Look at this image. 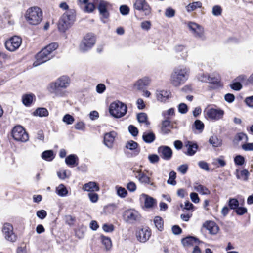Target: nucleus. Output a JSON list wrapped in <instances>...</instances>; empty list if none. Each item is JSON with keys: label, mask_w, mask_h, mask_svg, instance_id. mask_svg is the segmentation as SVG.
I'll list each match as a JSON object with an SVG mask.
<instances>
[{"label": "nucleus", "mask_w": 253, "mask_h": 253, "mask_svg": "<svg viewBox=\"0 0 253 253\" xmlns=\"http://www.w3.org/2000/svg\"><path fill=\"white\" fill-rule=\"evenodd\" d=\"M174 53L180 56L182 59H185L188 56L187 48L183 45H178L174 48Z\"/></svg>", "instance_id": "obj_21"}, {"label": "nucleus", "mask_w": 253, "mask_h": 253, "mask_svg": "<svg viewBox=\"0 0 253 253\" xmlns=\"http://www.w3.org/2000/svg\"><path fill=\"white\" fill-rule=\"evenodd\" d=\"M185 146L187 150L185 154L188 156L194 155L197 152L198 147L196 143L191 141H188L185 144Z\"/></svg>", "instance_id": "obj_28"}, {"label": "nucleus", "mask_w": 253, "mask_h": 253, "mask_svg": "<svg viewBox=\"0 0 253 253\" xmlns=\"http://www.w3.org/2000/svg\"><path fill=\"white\" fill-rule=\"evenodd\" d=\"M137 146L138 144L133 140L127 141L126 144V147L131 150L136 149Z\"/></svg>", "instance_id": "obj_52"}, {"label": "nucleus", "mask_w": 253, "mask_h": 253, "mask_svg": "<svg viewBox=\"0 0 253 253\" xmlns=\"http://www.w3.org/2000/svg\"><path fill=\"white\" fill-rule=\"evenodd\" d=\"M249 173L247 169L242 170H236V177L238 179L242 180H247L249 176Z\"/></svg>", "instance_id": "obj_36"}, {"label": "nucleus", "mask_w": 253, "mask_h": 253, "mask_svg": "<svg viewBox=\"0 0 253 253\" xmlns=\"http://www.w3.org/2000/svg\"><path fill=\"white\" fill-rule=\"evenodd\" d=\"M88 197L92 203H96L98 200V195L94 192H90L88 194Z\"/></svg>", "instance_id": "obj_64"}, {"label": "nucleus", "mask_w": 253, "mask_h": 253, "mask_svg": "<svg viewBox=\"0 0 253 253\" xmlns=\"http://www.w3.org/2000/svg\"><path fill=\"white\" fill-rule=\"evenodd\" d=\"M242 148L245 151H253V143H246L242 145Z\"/></svg>", "instance_id": "obj_58"}, {"label": "nucleus", "mask_w": 253, "mask_h": 253, "mask_svg": "<svg viewBox=\"0 0 253 253\" xmlns=\"http://www.w3.org/2000/svg\"><path fill=\"white\" fill-rule=\"evenodd\" d=\"M135 176L139 182L142 184H147V183H150V177L146 175L141 170H138L135 172Z\"/></svg>", "instance_id": "obj_22"}, {"label": "nucleus", "mask_w": 253, "mask_h": 253, "mask_svg": "<svg viewBox=\"0 0 253 253\" xmlns=\"http://www.w3.org/2000/svg\"><path fill=\"white\" fill-rule=\"evenodd\" d=\"M93 2L97 5L101 18H108L109 16L108 8L111 6V4L104 0H93Z\"/></svg>", "instance_id": "obj_8"}, {"label": "nucleus", "mask_w": 253, "mask_h": 253, "mask_svg": "<svg viewBox=\"0 0 253 253\" xmlns=\"http://www.w3.org/2000/svg\"><path fill=\"white\" fill-rule=\"evenodd\" d=\"M134 9L143 12L145 16L151 14L152 9L146 0H135L133 3Z\"/></svg>", "instance_id": "obj_9"}, {"label": "nucleus", "mask_w": 253, "mask_h": 253, "mask_svg": "<svg viewBox=\"0 0 253 253\" xmlns=\"http://www.w3.org/2000/svg\"><path fill=\"white\" fill-rule=\"evenodd\" d=\"M204 226L208 230L211 234H216L219 230L218 226L213 221H207Z\"/></svg>", "instance_id": "obj_26"}, {"label": "nucleus", "mask_w": 253, "mask_h": 253, "mask_svg": "<svg viewBox=\"0 0 253 253\" xmlns=\"http://www.w3.org/2000/svg\"><path fill=\"white\" fill-rule=\"evenodd\" d=\"M151 27V23L149 21H145L141 23V27L142 29L148 31L149 29H150Z\"/></svg>", "instance_id": "obj_57"}, {"label": "nucleus", "mask_w": 253, "mask_h": 253, "mask_svg": "<svg viewBox=\"0 0 253 253\" xmlns=\"http://www.w3.org/2000/svg\"><path fill=\"white\" fill-rule=\"evenodd\" d=\"M94 4H95L93 2L92 3L88 2L83 7V8H82L85 12L91 13L93 12L95 9Z\"/></svg>", "instance_id": "obj_46"}, {"label": "nucleus", "mask_w": 253, "mask_h": 253, "mask_svg": "<svg viewBox=\"0 0 253 253\" xmlns=\"http://www.w3.org/2000/svg\"><path fill=\"white\" fill-rule=\"evenodd\" d=\"M117 194L118 196L121 198H125L126 196L127 192L125 188L116 186Z\"/></svg>", "instance_id": "obj_49"}, {"label": "nucleus", "mask_w": 253, "mask_h": 253, "mask_svg": "<svg viewBox=\"0 0 253 253\" xmlns=\"http://www.w3.org/2000/svg\"><path fill=\"white\" fill-rule=\"evenodd\" d=\"M95 42V36L91 33L87 34L80 44L79 50L83 52H86L90 50L94 45Z\"/></svg>", "instance_id": "obj_6"}, {"label": "nucleus", "mask_w": 253, "mask_h": 253, "mask_svg": "<svg viewBox=\"0 0 253 253\" xmlns=\"http://www.w3.org/2000/svg\"><path fill=\"white\" fill-rule=\"evenodd\" d=\"M188 166L187 164H183L179 166L178 168V171L181 173L184 174L186 173L188 170Z\"/></svg>", "instance_id": "obj_60"}, {"label": "nucleus", "mask_w": 253, "mask_h": 253, "mask_svg": "<svg viewBox=\"0 0 253 253\" xmlns=\"http://www.w3.org/2000/svg\"><path fill=\"white\" fill-rule=\"evenodd\" d=\"M209 142L213 147H219L222 144L221 140L218 139L216 136H212L209 139Z\"/></svg>", "instance_id": "obj_42"}, {"label": "nucleus", "mask_w": 253, "mask_h": 253, "mask_svg": "<svg viewBox=\"0 0 253 253\" xmlns=\"http://www.w3.org/2000/svg\"><path fill=\"white\" fill-rule=\"evenodd\" d=\"M128 130H129V132L133 136H137L138 133V129L135 126H134L133 125L129 126Z\"/></svg>", "instance_id": "obj_59"}, {"label": "nucleus", "mask_w": 253, "mask_h": 253, "mask_svg": "<svg viewBox=\"0 0 253 253\" xmlns=\"http://www.w3.org/2000/svg\"><path fill=\"white\" fill-rule=\"evenodd\" d=\"M198 79L202 82H208L213 84H217L219 81V79L217 78H212L208 75L204 73L199 74L198 76Z\"/></svg>", "instance_id": "obj_24"}, {"label": "nucleus", "mask_w": 253, "mask_h": 253, "mask_svg": "<svg viewBox=\"0 0 253 253\" xmlns=\"http://www.w3.org/2000/svg\"><path fill=\"white\" fill-rule=\"evenodd\" d=\"M117 136V133L115 131H111L106 133L104 137V143L108 148H112Z\"/></svg>", "instance_id": "obj_20"}, {"label": "nucleus", "mask_w": 253, "mask_h": 253, "mask_svg": "<svg viewBox=\"0 0 253 253\" xmlns=\"http://www.w3.org/2000/svg\"><path fill=\"white\" fill-rule=\"evenodd\" d=\"M176 172L174 171H171L169 173V177L167 181V183L169 184H170L172 185H175L176 184V182L175 181L176 178Z\"/></svg>", "instance_id": "obj_47"}, {"label": "nucleus", "mask_w": 253, "mask_h": 253, "mask_svg": "<svg viewBox=\"0 0 253 253\" xmlns=\"http://www.w3.org/2000/svg\"><path fill=\"white\" fill-rule=\"evenodd\" d=\"M101 240L103 245L106 250H109L112 247L111 239L107 237L101 236Z\"/></svg>", "instance_id": "obj_43"}, {"label": "nucleus", "mask_w": 253, "mask_h": 253, "mask_svg": "<svg viewBox=\"0 0 253 253\" xmlns=\"http://www.w3.org/2000/svg\"><path fill=\"white\" fill-rule=\"evenodd\" d=\"M33 115L35 116L46 117L48 115V110L44 108H39L37 109L34 112Z\"/></svg>", "instance_id": "obj_38"}, {"label": "nucleus", "mask_w": 253, "mask_h": 253, "mask_svg": "<svg viewBox=\"0 0 253 253\" xmlns=\"http://www.w3.org/2000/svg\"><path fill=\"white\" fill-rule=\"evenodd\" d=\"M157 100L164 102L171 97V92L169 90H157L155 93Z\"/></svg>", "instance_id": "obj_19"}, {"label": "nucleus", "mask_w": 253, "mask_h": 253, "mask_svg": "<svg viewBox=\"0 0 253 253\" xmlns=\"http://www.w3.org/2000/svg\"><path fill=\"white\" fill-rule=\"evenodd\" d=\"M127 106L120 101H114L109 106V113L115 118H120L125 115L127 112Z\"/></svg>", "instance_id": "obj_5"}, {"label": "nucleus", "mask_w": 253, "mask_h": 253, "mask_svg": "<svg viewBox=\"0 0 253 253\" xmlns=\"http://www.w3.org/2000/svg\"><path fill=\"white\" fill-rule=\"evenodd\" d=\"M143 141L147 143H151L155 139V135L152 132H145L142 135Z\"/></svg>", "instance_id": "obj_33"}, {"label": "nucleus", "mask_w": 253, "mask_h": 253, "mask_svg": "<svg viewBox=\"0 0 253 253\" xmlns=\"http://www.w3.org/2000/svg\"><path fill=\"white\" fill-rule=\"evenodd\" d=\"M188 27L194 37L197 38L204 40L205 36L204 30L201 25L193 22H189L188 23Z\"/></svg>", "instance_id": "obj_10"}, {"label": "nucleus", "mask_w": 253, "mask_h": 253, "mask_svg": "<svg viewBox=\"0 0 253 253\" xmlns=\"http://www.w3.org/2000/svg\"><path fill=\"white\" fill-rule=\"evenodd\" d=\"M55 192L60 197H65L68 195V191L63 184H60L56 187Z\"/></svg>", "instance_id": "obj_32"}, {"label": "nucleus", "mask_w": 253, "mask_h": 253, "mask_svg": "<svg viewBox=\"0 0 253 253\" xmlns=\"http://www.w3.org/2000/svg\"><path fill=\"white\" fill-rule=\"evenodd\" d=\"M12 136L16 141L26 142L28 139V134L22 126H15L12 131Z\"/></svg>", "instance_id": "obj_7"}, {"label": "nucleus", "mask_w": 253, "mask_h": 253, "mask_svg": "<svg viewBox=\"0 0 253 253\" xmlns=\"http://www.w3.org/2000/svg\"><path fill=\"white\" fill-rule=\"evenodd\" d=\"M42 158L47 161L52 160L53 157V152L52 150H46L42 153Z\"/></svg>", "instance_id": "obj_45"}, {"label": "nucleus", "mask_w": 253, "mask_h": 253, "mask_svg": "<svg viewBox=\"0 0 253 253\" xmlns=\"http://www.w3.org/2000/svg\"><path fill=\"white\" fill-rule=\"evenodd\" d=\"M248 140V137L247 135L243 133L240 132L237 133L235 136L233 140V142L234 144L237 145L239 144L240 142L246 143Z\"/></svg>", "instance_id": "obj_30"}, {"label": "nucleus", "mask_w": 253, "mask_h": 253, "mask_svg": "<svg viewBox=\"0 0 253 253\" xmlns=\"http://www.w3.org/2000/svg\"><path fill=\"white\" fill-rule=\"evenodd\" d=\"M239 203L235 198H230L228 201V205L231 209L235 210L239 206Z\"/></svg>", "instance_id": "obj_48"}, {"label": "nucleus", "mask_w": 253, "mask_h": 253, "mask_svg": "<svg viewBox=\"0 0 253 253\" xmlns=\"http://www.w3.org/2000/svg\"><path fill=\"white\" fill-rule=\"evenodd\" d=\"M222 8L219 5H215L212 7V13L214 16H218L221 14Z\"/></svg>", "instance_id": "obj_53"}, {"label": "nucleus", "mask_w": 253, "mask_h": 253, "mask_svg": "<svg viewBox=\"0 0 253 253\" xmlns=\"http://www.w3.org/2000/svg\"><path fill=\"white\" fill-rule=\"evenodd\" d=\"M75 128L77 130L84 131L85 128V125L83 122H79L75 125Z\"/></svg>", "instance_id": "obj_62"}, {"label": "nucleus", "mask_w": 253, "mask_h": 253, "mask_svg": "<svg viewBox=\"0 0 253 253\" xmlns=\"http://www.w3.org/2000/svg\"><path fill=\"white\" fill-rule=\"evenodd\" d=\"M123 217L126 222L133 223L135 221L139 220L140 215L137 211L131 209L127 210L124 212Z\"/></svg>", "instance_id": "obj_15"}, {"label": "nucleus", "mask_w": 253, "mask_h": 253, "mask_svg": "<svg viewBox=\"0 0 253 253\" xmlns=\"http://www.w3.org/2000/svg\"><path fill=\"white\" fill-rule=\"evenodd\" d=\"M58 47V44L57 42H52L49 44L43 49L46 50L49 54L52 55V52L55 50Z\"/></svg>", "instance_id": "obj_44"}, {"label": "nucleus", "mask_w": 253, "mask_h": 253, "mask_svg": "<svg viewBox=\"0 0 253 253\" xmlns=\"http://www.w3.org/2000/svg\"><path fill=\"white\" fill-rule=\"evenodd\" d=\"M106 89V86L103 84H99L96 87V91L98 93L101 94Z\"/></svg>", "instance_id": "obj_63"}, {"label": "nucleus", "mask_w": 253, "mask_h": 253, "mask_svg": "<svg viewBox=\"0 0 253 253\" xmlns=\"http://www.w3.org/2000/svg\"><path fill=\"white\" fill-rule=\"evenodd\" d=\"M34 95L33 94H25L22 97V102L26 106L30 105L33 102Z\"/></svg>", "instance_id": "obj_40"}, {"label": "nucleus", "mask_w": 253, "mask_h": 253, "mask_svg": "<svg viewBox=\"0 0 253 253\" xmlns=\"http://www.w3.org/2000/svg\"><path fill=\"white\" fill-rule=\"evenodd\" d=\"M202 5V4L200 1L193 2L187 5L186 6V9L188 12H190L196 10L197 8H201Z\"/></svg>", "instance_id": "obj_35"}, {"label": "nucleus", "mask_w": 253, "mask_h": 253, "mask_svg": "<svg viewBox=\"0 0 253 253\" xmlns=\"http://www.w3.org/2000/svg\"><path fill=\"white\" fill-rule=\"evenodd\" d=\"M71 83L69 77L65 75L59 77L55 82L50 83L47 87L48 91L53 95L54 98H61L67 96V92L63 89L68 88Z\"/></svg>", "instance_id": "obj_1"}, {"label": "nucleus", "mask_w": 253, "mask_h": 253, "mask_svg": "<svg viewBox=\"0 0 253 253\" xmlns=\"http://www.w3.org/2000/svg\"><path fill=\"white\" fill-rule=\"evenodd\" d=\"M206 115L209 119L217 121L223 118L224 111L220 108H211L206 111Z\"/></svg>", "instance_id": "obj_14"}, {"label": "nucleus", "mask_w": 253, "mask_h": 253, "mask_svg": "<svg viewBox=\"0 0 253 253\" xmlns=\"http://www.w3.org/2000/svg\"><path fill=\"white\" fill-rule=\"evenodd\" d=\"M52 57V55H50L46 50L42 49L36 55V60L33 63V66L37 67L50 60Z\"/></svg>", "instance_id": "obj_12"}, {"label": "nucleus", "mask_w": 253, "mask_h": 253, "mask_svg": "<svg viewBox=\"0 0 253 253\" xmlns=\"http://www.w3.org/2000/svg\"><path fill=\"white\" fill-rule=\"evenodd\" d=\"M175 10L171 7H169L166 9L165 11V16L167 17L171 18L175 15Z\"/></svg>", "instance_id": "obj_55"}, {"label": "nucleus", "mask_w": 253, "mask_h": 253, "mask_svg": "<svg viewBox=\"0 0 253 253\" xmlns=\"http://www.w3.org/2000/svg\"><path fill=\"white\" fill-rule=\"evenodd\" d=\"M5 239L10 242H14L16 240L17 236L13 232V228L10 223H5L2 229Z\"/></svg>", "instance_id": "obj_13"}, {"label": "nucleus", "mask_w": 253, "mask_h": 253, "mask_svg": "<svg viewBox=\"0 0 253 253\" xmlns=\"http://www.w3.org/2000/svg\"><path fill=\"white\" fill-rule=\"evenodd\" d=\"M78 160V157L74 154H71L69 155L65 159L66 164L68 166H73L77 165L78 164L76 163V161Z\"/></svg>", "instance_id": "obj_37"}, {"label": "nucleus", "mask_w": 253, "mask_h": 253, "mask_svg": "<svg viewBox=\"0 0 253 253\" xmlns=\"http://www.w3.org/2000/svg\"><path fill=\"white\" fill-rule=\"evenodd\" d=\"M151 83V79L148 77H144L138 80L134 84V87L137 90H141L149 86Z\"/></svg>", "instance_id": "obj_17"}, {"label": "nucleus", "mask_w": 253, "mask_h": 253, "mask_svg": "<svg viewBox=\"0 0 253 253\" xmlns=\"http://www.w3.org/2000/svg\"><path fill=\"white\" fill-rule=\"evenodd\" d=\"M140 198L144 200V205L147 208L153 207L156 203V201L155 199L145 194H141Z\"/></svg>", "instance_id": "obj_27"}, {"label": "nucleus", "mask_w": 253, "mask_h": 253, "mask_svg": "<svg viewBox=\"0 0 253 253\" xmlns=\"http://www.w3.org/2000/svg\"><path fill=\"white\" fill-rule=\"evenodd\" d=\"M173 126L171 124L170 120L166 119L162 122L161 131L163 134H167L171 132Z\"/></svg>", "instance_id": "obj_23"}, {"label": "nucleus", "mask_w": 253, "mask_h": 253, "mask_svg": "<svg viewBox=\"0 0 253 253\" xmlns=\"http://www.w3.org/2000/svg\"><path fill=\"white\" fill-rule=\"evenodd\" d=\"M194 190L199 192L202 195H209L210 191L205 186L201 185L195 184L193 186Z\"/></svg>", "instance_id": "obj_31"}, {"label": "nucleus", "mask_w": 253, "mask_h": 253, "mask_svg": "<svg viewBox=\"0 0 253 253\" xmlns=\"http://www.w3.org/2000/svg\"><path fill=\"white\" fill-rule=\"evenodd\" d=\"M234 162L236 165H243L245 163V158L241 155H238L235 157Z\"/></svg>", "instance_id": "obj_54"}, {"label": "nucleus", "mask_w": 253, "mask_h": 253, "mask_svg": "<svg viewBox=\"0 0 253 253\" xmlns=\"http://www.w3.org/2000/svg\"><path fill=\"white\" fill-rule=\"evenodd\" d=\"M22 43V39L18 36H13L7 40L5 42V46L7 50L13 52L19 48Z\"/></svg>", "instance_id": "obj_11"}, {"label": "nucleus", "mask_w": 253, "mask_h": 253, "mask_svg": "<svg viewBox=\"0 0 253 253\" xmlns=\"http://www.w3.org/2000/svg\"><path fill=\"white\" fill-rule=\"evenodd\" d=\"M158 152L160 156L164 160H169L171 159L172 151L168 146H161L158 148Z\"/></svg>", "instance_id": "obj_18"}, {"label": "nucleus", "mask_w": 253, "mask_h": 253, "mask_svg": "<svg viewBox=\"0 0 253 253\" xmlns=\"http://www.w3.org/2000/svg\"><path fill=\"white\" fill-rule=\"evenodd\" d=\"M62 120L66 124L71 125L73 123L75 119L71 115L67 114L63 117Z\"/></svg>", "instance_id": "obj_51"}, {"label": "nucleus", "mask_w": 253, "mask_h": 253, "mask_svg": "<svg viewBox=\"0 0 253 253\" xmlns=\"http://www.w3.org/2000/svg\"><path fill=\"white\" fill-rule=\"evenodd\" d=\"M151 235V230L147 227L138 229L136 233L138 240L143 243L146 242L150 237Z\"/></svg>", "instance_id": "obj_16"}, {"label": "nucleus", "mask_w": 253, "mask_h": 253, "mask_svg": "<svg viewBox=\"0 0 253 253\" xmlns=\"http://www.w3.org/2000/svg\"><path fill=\"white\" fill-rule=\"evenodd\" d=\"M190 73L189 68L180 66L175 67L170 75V82L174 86H179L183 84L188 79Z\"/></svg>", "instance_id": "obj_2"}, {"label": "nucleus", "mask_w": 253, "mask_h": 253, "mask_svg": "<svg viewBox=\"0 0 253 253\" xmlns=\"http://www.w3.org/2000/svg\"><path fill=\"white\" fill-rule=\"evenodd\" d=\"M148 158L151 163H156L159 161V156L156 154L149 155Z\"/></svg>", "instance_id": "obj_61"}, {"label": "nucleus", "mask_w": 253, "mask_h": 253, "mask_svg": "<svg viewBox=\"0 0 253 253\" xmlns=\"http://www.w3.org/2000/svg\"><path fill=\"white\" fill-rule=\"evenodd\" d=\"M154 223L156 228L160 231H162L164 229V221L160 216H156L153 220Z\"/></svg>", "instance_id": "obj_34"}, {"label": "nucleus", "mask_w": 253, "mask_h": 253, "mask_svg": "<svg viewBox=\"0 0 253 253\" xmlns=\"http://www.w3.org/2000/svg\"><path fill=\"white\" fill-rule=\"evenodd\" d=\"M83 189L84 191L93 192L98 191L99 187L96 182L90 181L84 184L83 187Z\"/></svg>", "instance_id": "obj_29"}, {"label": "nucleus", "mask_w": 253, "mask_h": 253, "mask_svg": "<svg viewBox=\"0 0 253 253\" xmlns=\"http://www.w3.org/2000/svg\"><path fill=\"white\" fill-rule=\"evenodd\" d=\"M194 126H195L196 129L198 130L199 132H201L204 127V125L202 122H201L199 120H196L194 123Z\"/></svg>", "instance_id": "obj_50"}, {"label": "nucleus", "mask_w": 253, "mask_h": 253, "mask_svg": "<svg viewBox=\"0 0 253 253\" xmlns=\"http://www.w3.org/2000/svg\"><path fill=\"white\" fill-rule=\"evenodd\" d=\"M25 18L29 24L37 25L42 20V12L38 7H31L26 10Z\"/></svg>", "instance_id": "obj_3"}, {"label": "nucleus", "mask_w": 253, "mask_h": 253, "mask_svg": "<svg viewBox=\"0 0 253 253\" xmlns=\"http://www.w3.org/2000/svg\"><path fill=\"white\" fill-rule=\"evenodd\" d=\"M75 20V12L70 9L66 11L60 18L58 23V29L64 32L73 24Z\"/></svg>", "instance_id": "obj_4"}, {"label": "nucleus", "mask_w": 253, "mask_h": 253, "mask_svg": "<svg viewBox=\"0 0 253 253\" xmlns=\"http://www.w3.org/2000/svg\"><path fill=\"white\" fill-rule=\"evenodd\" d=\"M137 119L140 123H144L148 126L150 123L147 120V115L145 113H140L137 115Z\"/></svg>", "instance_id": "obj_39"}, {"label": "nucleus", "mask_w": 253, "mask_h": 253, "mask_svg": "<svg viewBox=\"0 0 253 253\" xmlns=\"http://www.w3.org/2000/svg\"><path fill=\"white\" fill-rule=\"evenodd\" d=\"M57 174L58 177L62 180H64L67 178H69L71 176V172L69 170L64 169L60 170L57 172Z\"/></svg>", "instance_id": "obj_41"}, {"label": "nucleus", "mask_w": 253, "mask_h": 253, "mask_svg": "<svg viewBox=\"0 0 253 253\" xmlns=\"http://www.w3.org/2000/svg\"><path fill=\"white\" fill-rule=\"evenodd\" d=\"M129 7L126 5H121L120 7V13L123 15H127L129 12Z\"/></svg>", "instance_id": "obj_56"}, {"label": "nucleus", "mask_w": 253, "mask_h": 253, "mask_svg": "<svg viewBox=\"0 0 253 253\" xmlns=\"http://www.w3.org/2000/svg\"><path fill=\"white\" fill-rule=\"evenodd\" d=\"M181 242L184 246L190 247L198 245L199 244V241L198 239L195 237L188 236L183 238Z\"/></svg>", "instance_id": "obj_25"}]
</instances>
